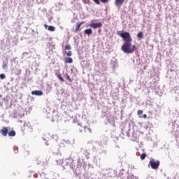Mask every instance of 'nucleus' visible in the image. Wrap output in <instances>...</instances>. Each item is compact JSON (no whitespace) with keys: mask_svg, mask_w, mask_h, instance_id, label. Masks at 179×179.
<instances>
[{"mask_svg":"<svg viewBox=\"0 0 179 179\" xmlns=\"http://www.w3.org/2000/svg\"><path fill=\"white\" fill-rule=\"evenodd\" d=\"M117 36L122 37L124 43L121 47L122 51L124 52V54H132L135 52L138 48L136 45H132V37L131 36V34L127 31H119L117 33Z\"/></svg>","mask_w":179,"mask_h":179,"instance_id":"obj_1","label":"nucleus"},{"mask_svg":"<svg viewBox=\"0 0 179 179\" xmlns=\"http://www.w3.org/2000/svg\"><path fill=\"white\" fill-rule=\"evenodd\" d=\"M5 78H6V76H5V74L3 73L0 74V79H5Z\"/></svg>","mask_w":179,"mask_h":179,"instance_id":"obj_20","label":"nucleus"},{"mask_svg":"<svg viewBox=\"0 0 179 179\" xmlns=\"http://www.w3.org/2000/svg\"><path fill=\"white\" fill-rule=\"evenodd\" d=\"M137 114H138V115H142V114H143V110H138L137 111Z\"/></svg>","mask_w":179,"mask_h":179,"instance_id":"obj_19","label":"nucleus"},{"mask_svg":"<svg viewBox=\"0 0 179 179\" xmlns=\"http://www.w3.org/2000/svg\"><path fill=\"white\" fill-rule=\"evenodd\" d=\"M66 56H67V57H72V52H71V51H69V52L66 53Z\"/></svg>","mask_w":179,"mask_h":179,"instance_id":"obj_21","label":"nucleus"},{"mask_svg":"<svg viewBox=\"0 0 179 179\" xmlns=\"http://www.w3.org/2000/svg\"><path fill=\"white\" fill-rule=\"evenodd\" d=\"M143 118H148V115H146V114L143 115Z\"/></svg>","mask_w":179,"mask_h":179,"instance_id":"obj_25","label":"nucleus"},{"mask_svg":"<svg viewBox=\"0 0 179 179\" xmlns=\"http://www.w3.org/2000/svg\"><path fill=\"white\" fill-rule=\"evenodd\" d=\"M85 132H90V134H91L92 129H90L89 127H85Z\"/></svg>","mask_w":179,"mask_h":179,"instance_id":"obj_17","label":"nucleus"},{"mask_svg":"<svg viewBox=\"0 0 179 179\" xmlns=\"http://www.w3.org/2000/svg\"><path fill=\"white\" fill-rule=\"evenodd\" d=\"M57 78L59 79V80H61V82H64V78L61 76V74L57 75Z\"/></svg>","mask_w":179,"mask_h":179,"instance_id":"obj_16","label":"nucleus"},{"mask_svg":"<svg viewBox=\"0 0 179 179\" xmlns=\"http://www.w3.org/2000/svg\"><path fill=\"white\" fill-rule=\"evenodd\" d=\"M85 34H87L88 36H90V34H92L93 30L92 29H87L84 31Z\"/></svg>","mask_w":179,"mask_h":179,"instance_id":"obj_8","label":"nucleus"},{"mask_svg":"<svg viewBox=\"0 0 179 179\" xmlns=\"http://www.w3.org/2000/svg\"><path fill=\"white\" fill-rule=\"evenodd\" d=\"M149 165L153 170H157V169H159V166H160V161L151 159L150 161Z\"/></svg>","mask_w":179,"mask_h":179,"instance_id":"obj_2","label":"nucleus"},{"mask_svg":"<svg viewBox=\"0 0 179 179\" xmlns=\"http://www.w3.org/2000/svg\"><path fill=\"white\" fill-rule=\"evenodd\" d=\"M45 29H48L49 31H55V27L54 26H48L47 24H44Z\"/></svg>","mask_w":179,"mask_h":179,"instance_id":"obj_6","label":"nucleus"},{"mask_svg":"<svg viewBox=\"0 0 179 179\" xmlns=\"http://www.w3.org/2000/svg\"><path fill=\"white\" fill-rule=\"evenodd\" d=\"M94 2L96 3V5H100V1L99 0H94Z\"/></svg>","mask_w":179,"mask_h":179,"instance_id":"obj_23","label":"nucleus"},{"mask_svg":"<svg viewBox=\"0 0 179 179\" xmlns=\"http://www.w3.org/2000/svg\"><path fill=\"white\" fill-rule=\"evenodd\" d=\"M137 37L138 38H143V32L142 31L138 32L137 34Z\"/></svg>","mask_w":179,"mask_h":179,"instance_id":"obj_13","label":"nucleus"},{"mask_svg":"<svg viewBox=\"0 0 179 179\" xmlns=\"http://www.w3.org/2000/svg\"><path fill=\"white\" fill-rule=\"evenodd\" d=\"M102 3H108V0H100Z\"/></svg>","mask_w":179,"mask_h":179,"instance_id":"obj_22","label":"nucleus"},{"mask_svg":"<svg viewBox=\"0 0 179 179\" xmlns=\"http://www.w3.org/2000/svg\"><path fill=\"white\" fill-rule=\"evenodd\" d=\"M90 27L92 29H97L103 27V24L101 22H94L90 24Z\"/></svg>","mask_w":179,"mask_h":179,"instance_id":"obj_3","label":"nucleus"},{"mask_svg":"<svg viewBox=\"0 0 179 179\" xmlns=\"http://www.w3.org/2000/svg\"><path fill=\"white\" fill-rule=\"evenodd\" d=\"M71 45H66L64 48V50H71Z\"/></svg>","mask_w":179,"mask_h":179,"instance_id":"obj_18","label":"nucleus"},{"mask_svg":"<svg viewBox=\"0 0 179 179\" xmlns=\"http://www.w3.org/2000/svg\"><path fill=\"white\" fill-rule=\"evenodd\" d=\"M0 134L2 136H8V127H3L2 129L0 130Z\"/></svg>","mask_w":179,"mask_h":179,"instance_id":"obj_5","label":"nucleus"},{"mask_svg":"<svg viewBox=\"0 0 179 179\" xmlns=\"http://www.w3.org/2000/svg\"><path fill=\"white\" fill-rule=\"evenodd\" d=\"M146 156H148L146 154H141L140 157L141 160H145V159H146Z\"/></svg>","mask_w":179,"mask_h":179,"instance_id":"obj_14","label":"nucleus"},{"mask_svg":"<svg viewBox=\"0 0 179 179\" xmlns=\"http://www.w3.org/2000/svg\"><path fill=\"white\" fill-rule=\"evenodd\" d=\"M8 68V62L3 63V69H6Z\"/></svg>","mask_w":179,"mask_h":179,"instance_id":"obj_15","label":"nucleus"},{"mask_svg":"<svg viewBox=\"0 0 179 179\" xmlns=\"http://www.w3.org/2000/svg\"><path fill=\"white\" fill-rule=\"evenodd\" d=\"M0 97H1V95H0Z\"/></svg>","mask_w":179,"mask_h":179,"instance_id":"obj_26","label":"nucleus"},{"mask_svg":"<svg viewBox=\"0 0 179 179\" xmlns=\"http://www.w3.org/2000/svg\"><path fill=\"white\" fill-rule=\"evenodd\" d=\"M66 163L67 164H71L73 163V159L69 158V159H66Z\"/></svg>","mask_w":179,"mask_h":179,"instance_id":"obj_12","label":"nucleus"},{"mask_svg":"<svg viewBox=\"0 0 179 179\" xmlns=\"http://www.w3.org/2000/svg\"><path fill=\"white\" fill-rule=\"evenodd\" d=\"M65 62L66 64H72V62H73V59H72L71 57H67L66 59H65Z\"/></svg>","mask_w":179,"mask_h":179,"instance_id":"obj_10","label":"nucleus"},{"mask_svg":"<svg viewBox=\"0 0 179 179\" xmlns=\"http://www.w3.org/2000/svg\"><path fill=\"white\" fill-rule=\"evenodd\" d=\"M31 94L34 96H43V92L41 90L32 91Z\"/></svg>","mask_w":179,"mask_h":179,"instance_id":"obj_7","label":"nucleus"},{"mask_svg":"<svg viewBox=\"0 0 179 179\" xmlns=\"http://www.w3.org/2000/svg\"><path fill=\"white\" fill-rule=\"evenodd\" d=\"M66 78L68 79V80H69V82H72V80L71 79V77L69 76V75H66Z\"/></svg>","mask_w":179,"mask_h":179,"instance_id":"obj_24","label":"nucleus"},{"mask_svg":"<svg viewBox=\"0 0 179 179\" xmlns=\"http://www.w3.org/2000/svg\"><path fill=\"white\" fill-rule=\"evenodd\" d=\"M124 3V0H115L116 6H121Z\"/></svg>","mask_w":179,"mask_h":179,"instance_id":"obj_9","label":"nucleus"},{"mask_svg":"<svg viewBox=\"0 0 179 179\" xmlns=\"http://www.w3.org/2000/svg\"><path fill=\"white\" fill-rule=\"evenodd\" d=\"M84 23H85L84 21H82V22H77L76 24L75 29H73V31L74 33H78L79 29H80V26H81L82 24H84Z\"/></svg>","mask_w":179,"mask_h":179,"instance_id":"obj_4","label":"nucleus"},{"mask_svg":"<svg viewBox=\"0 0 179 179\" xmlns=\"http://www.w3.org/2000/svg\"><path fill=\"white\" fill-rule=\"evenodd\" d=\"M8 134V136H16V131H15V130H11Z\"/></svg>","mask_w":179,"mask_h":179,"instance_id":"obj_11","label":"nucleus"}]
</instances>
